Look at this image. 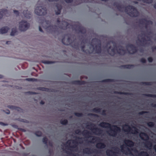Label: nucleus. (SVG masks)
<instances>
[{"mask_svg":"<svg viewBox=\"0 0 156 156\" xmlns=\"http://www.w3.org/2000/svg\"><path fill=\"white\" fill-rule=\"evenodd\" d=\"M57 21L58 26L51 24V21L46 20L44 18L39 23L41 26L51 33L58 32L59 29L65 30L69 28L70 25L66 21L62 20L61 22L58 18L57 19Z\"/></svg>","mask_w":156,"mask_h":156,"instance_id":"f257e3e1","label":"nucleus"},{"mask_svg":"<svg viewBox=\"0 0 156 156\" xmlns=\"http://www.w3.org/2000/svg\"><path fill=\"white\" fill-rule=\"evenodd\" d=\"M113 5L116 7L118 10L123 12L125 9V12L129 15L132 17H136L139 16V13L136 8L133 6L129 5L125 7L117 2H115Z\"/></svg>","mask_w":156,"mask_h":156,"instance_id":"f03ea898","label":"nucleus"},{"mask_svg":"<svg viewBox=\"0 0 156 156\" xmlns=\"http://www.w3.org/2000/svg\"><path fill=\"white\" fill-rule=\"evenodd\" d=\"M99 126L104 128L110 129L109 131L107 132V133L110 136H116L118 133L121 131V128L116 125H112L110 123L105 122H102L99 124Z\"/></svg>","mask_w":156,"mask_h":156,"instance_id":"7ed1b4c3","label":"nucleus"},{"mask_svg":"<svg viewBox=\"0 0 156 156\" xmlns=\"http://www.w3.org/2000/svg\"><path fill=\"white\" fill-rule=\"evenodd\" d=\"M94 42L98 43V44L95 46L94 47V49L95 50L96 53L98 54L101 53V44L100 40L97 38H94L92 39L90 45L92 47H94L95 44L94 43Z\"/></svg>","mask_w":156,"mask_h":156,"instance_id":"20e7f679","label":"nucleus"},{"mask_svg":"<svg viewBox=\"0 0 156 156\" xmlns=\"http://www.w3.org/2000/svg\"><path fill=\"white\" fill-rule=\"evenodd\" d=\"M114 48H112L111 50V51L109 53V55L111 56H114L115 54V51H117L118 53L122 55H124L126 53V51L123 48V47L121 46H120L119 47V48L118 50H117L116 45L115 44L113 45Z\"/></svg>","mask_w":156,"mask_h":156,"instance_id":"39448f33","label":"nucleus"},{"mask_svg":"<svg viewBox=\"0 0 156 156\" xmlns=\"http://www.w3.org/2000/svg\"><path fill=\"white\" fill-rule=\"evenodd\" d=\"M75 40L72 41L71 39L69 37L66 41L65 37H63L62 40V43L64 45H70L72 47L75 49H78L79 48V44L75 42Z\"/></svg>","mask_w":156,"mask_h":156,"instance_id":"423d86ee","label":"nucleus"},{"mask_svg":"<svg viewBox=\"0 0 156 156\" xmlns=\"http://www.w3.org/2000/svg\"><path fill=\"white\" fill-rule=\"evenodd\" d=\"M87 128L90 129L91 130H95L93 133L96 135H101L103 131L100 128L96 127L95 125L92 123H86Z\"/></svg>","mask_w":156,"mask_h":156,"instance_id":"0eeeda50","label":"nucleus"},{"mask_svg":"<svg viewBox=\"0 0 156 156\" xmlns=\"http://www.w3.org/2000/svg\"><path fill=\"white\" fill-rule=\"evenodd\" d=\"M139 136L142 140L146 141L144 143L146 147L148 148L152 147V143L150 141H148L149 137L147 133L144 132H141L140 133Z\"/></svg>","mask_w":156,"mask_h":156,"instance_id":"6e6552de","label":"nucleus"},{"mask_svg":"<svg viewBox=\"0 0 156 156\" xmlns=\"http://www.w3.org/2000/svg\"><path fill=\"white\" fill-rule=\"evenodd\" d=\"M35 14L39 16H44L47 13L46 8L43 6H37L35 10Z\"/></svg>","mask_w":156,"mask_h":156,"instance_id":"1a4fd4ad","label":"nucleus"},{"mask_svg":"<svg viewBox=\"0 0 156 156\" xmlns=\"http://www.w3.org/2000/svg\"><path fill=\"white\" fill-rule=\"evenodd\" d=\"M134 129H132L130 126L127 124H126L122 126L123 130L125 132H130L132 134H137L138 133L139 130L135 127H133Z\"/></svg>","mask_w":156,"mask_h":156,"instance_id":"9d476101","label":"nucleus"},{"mask_svg":"<svg viewBox=\"0 0 156 156\" xmlns=\"http://www.w3.org/2000/svg\"><path fill=\"white\" fill-rule=\"evenodd\" d=\"M30 24L25 20H22L19 23V29L21 31L26 30L30 27Z\"/></svg>","mask_w":156,"mask_h":156,"instance_id":"9b49d317","label":"nucleus"},{"mask_svg":"<svg viewBox=\"0 0 156 156\" xmlns=\"http://www.w3.org/2000/svg\"><path fill=\"white\" fill-rule=\"evenodd\" d=\"M112 148L116 152L114 151L111 150H107L106 152L108 156H118L117 154H118V152L119 151V149L117 147H113Z\"/></svg>","mask_w":156,"mask_h":156,"instance_id":"f8f14e48","label":"nucleus"},{"mask_svg":"<svg viewBox=\"0 0 156 156\" xmlns=\"http://www.w3.org/2000/svg\"><path fill=\"white\" fill-rule=\"evenodd\" d=\"M75 132L76 134L79 135H80L81 133L83 136L88 138L91 137V133L90 132L86 130H84L81 132L80 129H77L75 130Z\"/></svg>","mask_w":156,"mask_h":156,"instance_id":"ddd939ff","label":"nucleus"},{"mask_svg":"<svg viewBox=\"0 0 156 156\" xmlns=\"http://www.w3.org/2000/svg\"><path fill=\"white\" fill-rule=\"evenodd\" d=\"M76 30L82 34H85L86 32V29L82 26L80 23H78L76 25Z\"/></svg>","mask_w":156,"mask_h":156,"instance_id":"4468645a","label":"nucleus"},{"mask_svg":"<svg viewBox=\"0 0 156 156\" xmlns=\"http://www.w3.org/2000/svg\"><path fill=\"white\" fill-rule=\"evenodd\" d=\"M127 47H128L130 48L131 49L132 51V52L131 53L129 51V53L133 54L136 53L137 51V49L136 47H135L133 44H128Z\"/></svg>","mask_w":156,"mask_h":156,"instance_id":"2eb2a0df","label":"nucleus"},{"mask_svg":"<svg viewBox=\"0 0 156 156\" xmlns=\"http://www.w3.org/2000/svg\"><path fill=\"white\" fill-rule=\"evenodd\" d=\"M139 22L141 24H144L145 23L148 25H152L153 24L152 22L150 20H147L146 19H140L139 20Z\"/></svg>","mask_w":156,"mask_h":156,"instance_id":"dca6fc26","label":"nucleus"},{"mask_svg":"<svg viewBox=\"0 0 156 156\" xmlns=\"http://www.w3.org/2000/svg\"><path fill=\"white\" fill-rule=\"evenodd\" d=\"M125 145L129 147H132L134 146V143L132 140H124Z\"/></svg>","mask_w":156,"mask_h":156,"instance_id":"f3484780","label":"nucleus"},{"mask_svg":"<svg viewBox=\"0 0 156 156\" xmlns=\"http://www.w3.org/2000/svg\"><path fill=\"white\" fill-rule=\"evenodd\" d=\"M83 153L85 154H90L93 152V150L90 148L86 147L83 150Z\"/></svg>","mask_w":156,"mask_h":156,"instance_id":"a211bd4d","label":"nucleus"},{"mask_svg":"<svg viewBox=\"0 0 156 156\" xmlns=\"http://www.w3.org/2000/svg\"><path fill=\"white\" fill-rule=\"evenodd\" d=\"M120 147L121 149V151L122 152L125 153V154H133L131 150L129 148H127L126 150H124L123 146H121Z\"/></svg>","mask_w":156,"mask_h":156,"instance_id":"6ab92c4d","label":"nucleus"},{"mask_svg":"<svg viewBox=\"0 0 156 156\" xmlns=\"http://www.w3.org/2000/svg\"><path fill=\"white\" fill-rule=\"evenodd\" d=\"M8 11L6 9H2L0 11V19L2 18L4 16H8L6 14L7 13Z\"/></svg>","mask_w":156,"mask_h":156,"instance_id":"aec40b11","label":"nucleus"},{"mask_svg":"<svg viewBox=\"0 0 156 156\" xmlns=\"http://www.w3.org/2000/svg\"><path fill=\"white\" fill-rule=\"evenodd\" d=\"M73 84L77 85H81L85 84L86 82L84 80H75L72 82Z\"/></svg>","mask_w":156,"mask_h":156,"instance_id":"412c9836","label":"nucleus"},{"mask_svg":"<svg viewBox=\"0 0 156 156\" xmlns=\"http://www.w3.org/2000/svg\"><path fill=\"white\" fill-rule=\"evenodd\" d=\"M9 28L8 27H4L0 29V34H5L7 32Z\"/></svg>","mask_w":156,"mask_h":156,"instance_id":"4be33fe9","label":"nucleus"},{"mask_svg":"<svg viewBox=\"0 0 156 156\" xmlns=\"http://www.w3.org/2000/svg\"><path fill=\"white\" fill-rule=\"evenodd\" d=\"M96 147L98 148L102 149L105 147L106 145L104 143L99 142L96 144Z\"/></svg>","mask_w":156,"mask_h":156,"instance_id":"5701e85b","label":"nucleus"},{"mask_svg":"<svg viewBox=\"0 0 156 156\" xmlns=\"http://www.w3.org/2000/svg\"><path fill=\"white\" fill-rule=\"evenodd\" d=\"M134 66L133 65H124L120 66V68L121 69H130Z\"/></svg>","mask_w":156,"mask_h":156,"instance_id":"b1692460","label":"nucleus"},{"mask_svg":"<svg viewBox=\"0 0 156 156\" xmlns=\"http://www.w3.org/2000/svg\"><path fill=\"white\" fill-rule=\"evenodd\" d=\"M23 13L24 16L27 18L29 19L31 17V13L27 10L26 11H24L23 12Z\"/></svg>","mask_w":156,"mask_h":156,"instance_id":"393cba45","label":"nucleus"},{"mask_svg":"<svg viewBox=\"0 0 156 156\" xmlns=\"http://www.w3.org/2000/svg\"><path fill=\"white\" fill-rule=\"evenodd\" d=\"M82 43H83V44L81 46V50L83 52L85 53H91V52H90L89 50H85V45H84L85 42L83 40L81 42V44Z\"/></svg>","mask_w":156,"mask_h":156,"instance_id":"a878e982","label":"nucleus"},{"mask_svg":"<svg viewBox=\"0 0 156 156\" xmlns=\"http://www.w3.org/2000/svg\"><path fill=\"white\" fill-rule=\"evenodd\" d=\"M38 89L40 90L43 91H47L48 92H53V89H49L48 88L43 87H39L38 88Z\"/></svg>","mask_w":156,"mask_h":156,"instance_id":"bb28decb","label":"nucleus"},{"mask_svg":"<svg viewBox=\"0 0 156 156\" xmlns=\"http://www.w3.org/2000/svg\"><path fill=\"white\" fill-rule=\"evenodd\" d=\"M56 6L57 8V11H55V13L56 15H59L60 14L61 12V10L62 9V6L61 5L57 4Z\"/></svg>","mask_w":156,"mask_h":156,"instance_id":"cd10ccee","label":"nucleus"},{"mask_svg":"<svg viewBox=\"0 0 156 156\" xmlns=\"http://www.w3.org/2000/svg\"><path fill=\"white\" fill-rule=\"evenodd\" d=\"M114 93L115 94H123L125 95H131L133 94L132 93H131L122 92L117 91H114Z\"/></svg>","mask_w":156,"mask_h":156,"instance_id":"c85d7f7f","label":"nucleus"},{"mask_svg":"<svg viewBox=\"0 0 156 156\" xmlns=\"http://www.w3.org/2000/svg\"><path fill=\"white\" fill-rule=\"evenodd\" d=\"M71 140H68L66 143V144H68V145H67L66 146V147H68V148H75L76 147H77V146L76 145L74 144L73 146H70V144H71Z\"/></svg>","mask_w":156,"mask_h":156,"instance_id":"c756f323","label":"nucleus"},{"mask_svg":"<svg viewBox=\"0 0 156 156\" xmlns=\"http://www.w3.org/2000/svg\"><path fill=\"white\" fill-rule=\"evenodd\" d=\"M139 156H149L148 153L146 151H142L138 154Z\"/></svg>","mask_w":156,"mask_h":156,"instance_id":"7c9ffc66","label":"nucleus"},{"mask_svg":"<svg viewBox=\"0 0 156 156\" xmlns=\"http://www.w3.org/2000/svg\"><path fill=\"white\" fill-rule=\"evenodd\" d=\"M8 107L10 109L17 110L18 111H20V110L21 109L20 108L13 105H9Z\"/></svg>","mask_w":156,"mask_h":156,"instance_id":"2f4dec72","label":"nucleus"},{"mask_svg":"<svg viewBox=\"0 0 156 156\" xmlns=\"http://www.w3.org/2000/svg\"><path fill=\"white\" fill-rule=\"evenodd\" d=\"M17 32V30L16 28H13L12 29V31L10 33L11 36H14Z\"/></svg>","mask_w":156,"mask_h":156,"instance_id":"473e14b6","label":"nucleus"},{"mask_svg":"<svg viewBox=\"0 0 156 156\" xmlns=\"http://www.w3.org/2000/svg\"><path fill=\"white\" fill-rule=\"evenodd\" d=\"M101 109L100 108H93L92 111L94 112L100 113L101 112Z\"/></svg>","mask_w":156,"mask_h":156,"instance_id":"72a5a7b5","label":"nucleus"},{"mask_svg":"<svg viewBox=\"0 0 156 156\" xmlns=\"http://www.w3.org/2000/svg\"><path fill=\"white\" fill-rule=\"evenodd\" d=\"M114 80L113 79H106L102 80L101 82H114Z\"/></svg>","mask_w":156,"mask_h":156,"instance_id":"f704fd0d","label":"nucleus"},{"mask_svg":"<svg viewBox=\"0 0 156 156\" xmlns=\"http://www.w3.org/2000/svg\"><path fill=\"white\" fill-rule=\"evenodd\" d=\"M60 123L63 125H66L68 123V121L67 119L61 120L60 121Z\"/></svg>","mask_w":156,"mask_h":156,"instance_id":"c9c22d12","label":"nucleus"},{"mask_svg":"<svg viewBox=\"0 0 156 156\" xmlns=\"http://www.w3.org/2000/svg\"><path fill=\"white\" fill-rule=\"evenodd\" d=\"M143 95L144 96L147 97H150L152 98H156V94H144Z\"/></svg>","mask_w":156,"mask_h":156,"instance_id":"e433bc0d","label":"nucleus"},{"mask_svg":"<svg viewBox=\"0 0 156 156\" xmlns=\"http://www.w3.org/2000/svg\"><path fill=\"white\" fill-rule=\"evenodd\" d=\"M141 84L142 85H151L152 84V82H142Z\"/></svg>","mask_w":156,"mask_h":156,"instance_id":"4c0bfd02","label":"nucleus"},{"mask_svg":"<svg viewBox=\"0 0 156 156\" xmlns=\"http://www.w3.org/2000/svg\"><path fill=\"white\" fill-rule=\"evenodd\" d=\"M48 139L46 137H44L42 139L43 143L46 145H47Z\"/></svg>","mask_w":156,"mask_h":156,"instance_id":"58836bf2","label":"nucleus"},{"mask_svg":"<svg viewBox=\"0 0 156 156\" xmlns=\"http://www.w3.org/2000/svg\"><path fill=\"white\" fill-rule=\"evenodd\" d=\"M147 125L149 127H152L154 126V123L153 122H149L147 123Z\"/></svg>","mask_w":156,"mask_h":156,"instance_id":"ea45409f","label":"nucleus"},{"mask_svg":"<svg viewBox=\"0 0 156 156\" xmlns=\"http://www.w3.org/2000/svg\"><path fill=\"white\" fill-rule=\"evenodd\" d=\"M139 41L141 42L142 44H144L145 43L147 40L144 37H143L141 38V40H140L139 39H138Z\"/></svg>","mask_w":156,"mask_h":156,"instance_id":"a19ab883","label":"nucleus"},{"mask_svg":"<svg viewBox=\"0 0 156 156\" xmlns=\"http://www.w3.org/2000/svg\"><path fill=\"white\" fill-rule=\"evenodd\" d=\"M35 134L36 136H41L42 135V132L40 131H36Z\"/></svg>","mask_w":156,"mask_h":156,"instance_id":"79ce46f5","label":"nucleus"},{"mask_svg":"<svg viewBox=\"0 0 156 156\" xmlns=\"http://www.w3.org/2000/svg\"><path fill=\"white\" fill-rule=\"evenodd\" d=\"M75 115L78 117H81L83 116V114L82 113L78 112H75L74 113Z\"/></svg>","mask_w":156,"mask_h":156,"instance_id":"37998d69","label":"nucleus"},{"mask_svg":"<svg viewBox=\"0 0 156 156\" xmlns=\"http://www.w3.org/2000/svg\"><path fill=\"white\" fill-rule=\"evenodd\" d=\"M54 62L52 61H44L43 62V63L47 64L53 63H54Z\"/></svg>","mask_w":156,"mask_h":156,"instance_id":"c03bdc74","label":"nucleus"},{"mask_svg":"<svg viewBox=\"0 0 156 156\" xmlns=\"http://www.w3.org/2000/svg\"><path fill=\"white\" fill-rule=\"evenodd\" d=\"M26 80L29 81H34L36 80V79L34 78H29L26 79Z\"/></svg>","mask_w":156,"mask_h":156,"instance_id":"a18cd8bd","label":"nucleus"},{"mask_svg":"<svg viewBox=\"0 0 156 156\" xmlns=\"http://www.w3.org/2000/svg\"><path fill=\"white\" fill-rule=\"evenodd\" d=\"M149 113V112L148 111H141V112H139L138 113V114L139 115H142L144 113Z\"/></svg>","mask_w":156,"mask_h":156,"instance_id":"49530a36","label":"nucleus"},{"mask_svg":"<svg viewBox=\"0 0 156 156\" xmlns=\"http://www.w3.org/2000/svg\"><path fill=\"white\" fill-rule=\"evenodd\" d=\"M77 138L78 139V143L80 144H82L83 143V141H81L80 140H82L83 138L82 137H78Z\"/></svg>","mask_w":156,"mask_h":156,"instance_id":"de8ad7c7","label":"nucleus"},{"mask_svg":"<svg viewBox=\"0 0 156 156\" xmlns=\"http://www.w3.org/2000/svg\"><path fill=\"white\" fill-rule=\"evenodd\" d=\"M140 62L143 63H145L146 62V61L145 58H142L140 59Z\"/></svg>","mask_w":156,"mask_h":156,"instance_id":"09e8293b","label":"nucleus"},{"mask_svg":"<svg viewBox=\"0 0 156 156\" xmlns=\"http://www.w3.org/2000/svg\"><path fill=\"white\" fill-rule=\"evenodd\" d=\"M100 140V138L99 137H95V136H93V138H92V141H94V140Z\"/></svg>","mask_w":156,"mask_h":156,"instance_id":"8fccbe9b","label":"nucleus"},{"mask_svg":"<svg viewBox=\"0 0 156 156\" xmlns=\"http://www.w3.org/2000/svg\"><path fill=\"white\" fill-rule=\"evenodd\" d=\"M26 93L29 94H37L36 93L33 91H28Z\"/></svg>","mask_w":156,"mask_h":156,"instance_id":"3c124183","label":"nucleus"},{"mask_svg":"<svg viewBox=\"0 0 156 156\" xmlns=\"http://www.w3.org/2000/svg\"><path fill=\"white\" fill-rule=\"evenodd\" d=\"M88 115L89 116H93L97 117H98V115L93 114V113H89L88 114Z\"/></svg>","mask_w":156,"mask_h":156,"instance_id":"603ef678","label":"nucleus"},{"mask_svg":"<svg viewBox=\"0 0 156 156\" xmlns=\"http://www.w3.org/2000/svg\"><path fill=\"white\" fill-rule=\"evenodd\" d=\"M148 62H151L153 61V59L152 57H149L147 58Z\"/></svg>","mask_w":156,"mask_h":156,"instance_id":"864d4df0","label":"nucleus"},{"mask_svg":"<svg viewBox=\"0 0 156 156\" xmlns=\"http://www.w3.org/2000/svg\"><path fill=\"white\" fill-rule=\"evenodd\" d=\"M67 3H71L74 0H64Z\"/></svg>","mask_w":156,"mask_h":156,"instance_id":"5fc2aeb1","label":"nucleus"},{"mask_svg":"<svg viewBox=\"0 0 156 156\" xmlns=\"http://www.w3.org/2000/svg\"><path fill=\"white\" fill-rule=\"evenodd\" d=\"M106 110H103L102 111V113H101V114H102L103 115H106Z\"/></svg>","mask_w":156,"mask_h":156,"instance_id":"6e6d98bb","label":"nucleus"},{"mask_svg":"<svg viewBox=\"0 0 156 156\" xmlns=\"http://www.w3.org/2000/svg\"><path fill=\"white\" fill-rule=\"evenodd\" d=\"M14 13L16 14L17 15H19V12L18 11L16 10H14L13 11Z\"/></svg>","mask_w":156,"mask_h":156,"instance_id":"4d7b16f0","label":"nucleus"},{"mask_svg":"<svg viewBox=\"0 0 156 156\" xmlns=\"http://www.w3.org/2000/svg\"><path fill=\"white\" fill-rule=\"evenodd\" d=\"M151 49H152L153 51H155L156 50V46H153L152 47Z\"/></svg>","mask_w":156,"mask_h":156,"instance_id":"13d9d810","label":"nucleus"},{"mask_svg":"<svg viewBox=\"0 0 156 156\" xmlns=\"http://www.w3.org/2000/svg\"><path fill=\"white\" fill-rule=\"evenodd\" d=\"M48 145L51 146V147H52L53 146V143L52 142L49 141L48 143Z\"/></svg>","mask_w":156,"mask_h":156,"instance_id":"bf43d9fd","label":"nucleus"},{"mask_svg":"<svg viewBox=\"0 0 156 156\" xmlns=\"http://www.w3.org/2000/svg\"><path fill=\"white\" fill-rule=\"evenodd\" d=\"M39 30L40 31H41V32H43V31L40 26H39Z\"/></svg>","mask_w":156,"mask_h":156,"instance_id":"052dcab7","label":"nucleus"},{"mask_svg":"<svg viewBox=\"0 0 156 156\" xmlns=\"http://www.w3.org/2000/svg\"><path fill=\"white\" fill-rule=\"evenodd\" d=\"M49 2H57L59 0H47Z\"/></svg>","mask_w":156,"mask_h":156,"instance_id":"680f3d73","label":"nucleus"},{"mask_svg":"<svg viewBox=\"0 0 156 156\" xmlns=\"http://www.w3.org/2000/svg\"><path fill=\"white\" fill-rule=\"evenodd\" d=\"M151 105L152 107L154 108H156V104L152 103Z\"/></svg>","mask_w":156,"mask_h":156,"instance_id":"e2e57ef3","label":"nucleus"},{"mask_svg":"<svg viewBox=\"0 0 156 156\" xmlns=\"http://www.w3.org/2000/svg\"><path fill=\"white\" fill-rule=\"evenodd\" d=\"M19 129L22 131L24 132H25L26 131L25 129H22V128H20Z\"/></svg>","mask_w":156,"mask_h":156,"instance_id":"0e129e2a","label":"nucleus"},{"mask_svg":"<svg viewBox=\"0 0 156 156\" xmlns=\"http://www.w3.org/2000/svg\"><path fill=\"white\" fill-rule=\"evenodd\" d=\"M40 104L41 105H44V102L42 100H41L40 102Z\"/></svg>","mask_w":156,"mask_h":156,"instance_id":"69168bd1","label":"nucleus"},{"mask_svg":"<svg viewBox=\"0 0 156 156\" xmlns=\"http://www.w3.org/2000/svg\"><path fill=\"white\" fill-rule=\"evenodd\" d=\"M111 46H110L108 48V49H107V51L108 52L109 51V50L110 49H111Z\"/></svg>","mask_w":156,"mask_h":156,"instance_id":"338daca9","label":"nucleus"},{"mask_svg":"<svg viewBox=\"0 0 156 156\" xmlns=\"http://www.w3.org/2000/svg\"><path fill=\"white\" fill-rule=\"evenodd\" d=\"M73 141V144H77L78 143L75 140H72Z\"/></svg>","mask_w":156,"mask_h":156,"instance_id":"774afa93","label":"nucleus"}]
</instances>
